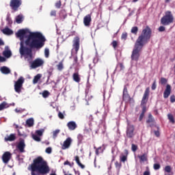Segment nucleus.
Wrapping results in <instances>:
<instances>
[{
  "label": "nucleus",
  "mask_w": 175,
  "mask_h": 175,
  "mask_svg": "<svg viewBox=\"0 0 175 175\" xmlns=\"http://www.w3.org/2000/svg\"><path fill=\"white\" fill-rule=\"evenodd\" d=\"M29 33L27 39L25 40L26 46H28L30 49H36L39 50L44 46V42H46V38L40 31H30L28 29H19L16 33V38H19L21 40L20 46H21V42L23 43L24 47V38L25 35Z\"/></svg>",
  "instance_id": "nucleus-1"
},
{
  "label": "nucleus",
  "mask_w": 175,
  "mask_h": 175,
  "mask_svg": "<svg viewBox=\"0 0 175 175\" xmlns=\"http://www.w3.org/2000/svg\"><path fill=\"white\" fill-rule=\"evenodd\" d=\"M151 38V29L146 27L142 30L141 35L138 37L135 41L134 48L131 54L132 61L137 62L140 57V54L142 53V50L144 47L145 44L148 43V40Z\"/></svg>",
  "instance_id": "nucleus-2"
},
{
  "label": "nucleus",
  "mask_w": 175,
  "mask_h": 175,
  "mask_svg": "<svg viewBox=\"0 0 175 175\" xmlns=\"http://www.w3.org/2000/svg\"><path fill=\"white\" fill-rule=\"evenodd\" d=\"M19 53L21 57H24L25 59L27 61L30 65V69H36V68H40V66L44 64V61L40 58H37L34 61H32L33 59L32 49L31 48L24 46L23 42L21 43Z\"/></svg>",
  "instance_id": "nucleus-3"
},
{
  "label": "nucleus",
  "mask_w": 175,
  "mask_h": 175,
  "mask_svg": "<svg viewBox=\"0 0 175 175\" xmlns=\"http://www.w3.org/2000/svg\"><path fill=\"white\" fill-rule=\"evenodd\" d=\"M31 175H44L50 173V167L47 161H44L42 157L35 159L31 165Z\"/></svg>",
  "instance_id": "nucleus-4"
},
{
  "label": "nucleus",
  "mask_w": 175,
  "mask_h": 175,
  "mask_svg": "<svg viewBox=\"0 0 175 175\" xmlns=\"http://www.w3.org/2000/svg\"><path fill=\"white\" fill-rule=\"evenodd\" d=\"M174 20V17H173V14L172 12L167 11L165 12V16H163L161 19V23L162 25H170L172 23H173Z\"/></svg>",
  "instance_id": "nucleus-5"
},
{
  "label": "nucleus",
  "mask_w": 175,
  "mask_h": 175,
  "mask_svg": "<svg viewBox=\"0 0 175 175\" xmlns=\"http://www.w3.org/2000/svg\"><path fill=\"white\" fill-rule=\"evenodd\" d=\"M150 96V88H147L144 92L142 100L141 101V106H142V113L145 114L146 107V105L148 102V97Z\"/></svg>",
  "instance_id": "nucleus-6"
},
{
  "label": "nucleus",
  "mask_w": 175,
  "mask_h": 175,
  "mask_svg": "<svg viewBox=\"0 0 175 175\" xmlns=\"http://www.w3.org/2000/svg\"><path fill=\"white\" fill-rule=\"evenodd\" d=\"M136 132H135V126L129 123V121L127 120V126L126 129V136L128 139H133Z\"/></svg>",
  "instance_id": "nucleus-7"
},
{
  "label": "nucleus",
  "mask_w": 175,
  "mask_h": 175,
  "mask_svg": "<svg viewBox=\"0 0 175 175\" xmlns=\"http://www.w3.org/2000/svg\"><path fill=\"white\" fill-rule=\"evenodd\" d=\"M24 77H21L16 81L14 83V91L17 94H21L23 90V85L24 84Z\"/></svg>",
  "instance_id": "nucleus-8"
},
{
  "label": "nucleus",
  "mask_w": 175,
  "mask_h": 175,
  "mask_svg": "<svg viewBox=\"0 0 175 175\" xmlns=\"http://www.w3.org/2000/svg\"><path fill=\"white\" fill-rule=\"evenodd\" d=\"M23 1L21 0H11L10 3V6L12 10H18V7L21 6Z\"/></svg>",
  "instance_id": "nucleus-9"
},
{
  "label": "nucleus",
  "mask_w": 175,
  "mask_h": 175,
  "mask_svg": "<svg viewBox=\"0 0 175 175\" xmlns=\"http://www.w3.org/2000/svg\"><path fill=\"white\" fill-rule=\"evenodd\" d=\"M25 141L21 139L16 146V148L19 150V152H25Z\"/></svg>",
  "instance_id": "nucleus-10"
},
{
  "label": "nucleus",
  "mask_w": 175,
  "mask_h": 175,
  "mask_svg": "<svg viewBox=\"0 0 175 175\" xmlns=\"http://www.w3.org/2000/svg\"><path fill=\"white\" fill-rule=\"evenodd\" d=\"M73 50H75V53H77L79 51V49H80V38L79 37H75L73 40Z\"/></svg>",
  "instance_id": "nucleus-11"
},
{
  "label": "nucleus",
  "mask_w": 175,
  "mask_h": 175,
  "mask_svg": "<svg viewBox=\"0 0 175 175\" xmlns=\"http://www.w3.org/2000/svg\"><path fill=\"white\" fill-rule=\"evenodd\" d=\"M12 158V153L10 152H5L3 153L2 156V161L3 163H9V161H10V159Z\"/></svg>",
  "instance_id": "nucleus-12"
},
{
  "label": "nucleus",
  "mask_w": 175,
  "mask_h": 175,
  "mask_svg": "<svg viewBox=\"0 0 175 175\" xmlns=\"http://www.w3.org/2000/svg\"><path fill=\"white\" fill-rule=\"evenodd\" d=\"M171 92H172V86H170V85H167L166 88L163 93L164 99H167V98L170 96Z\"/></svg>",
  "instance_id": "nucleus-13"
},
{
  "label": "nucleus",
  "mask_w": 175,
  "mask_h": 175,
  "mask_svg": "<svg viewBox=\"0 0 175 175\" xmlns=\"http://www.w3.org/2000/svg\"><path fill=\"white\" fill-rule=\"evenodd\" d=\"M91 15L90 14H88L86 15L84 18H83V24L85 25V27H90V24H91Z\"/></svg>",
  "instance_id": "nucleus-14"
},
{
  "label": "nucleus",
  "mask_w": 175,
  "mask_h": 175,
  "mask_svg": "<svg viewBox=\"0 0 175 175\" xmlns=\"http://www.w3.org/2000/svg\"><path fill=\"white\" fill-rule=\"evenodd\" d=\"M67 126L69 131H75L77 128V124L75 121H70L67 123Z\"/></svg>",
  "instance_id": "nucleus-15"
},
{
  "label": "nucleus",
  "mask_w": 175,
  "mask_h": 175,
  "mask_svg": "<svg viewBox=\"0 0 175 175\" xmlns=\"http://www.w3.org/2000/svg\"><path fill=\"white\" fill-rule=\"evenodd\" d=\"M9 46H5V50L3 52V55L5 57V58H10L12 57V51L8 50Z\"/></svg>",
  "instance_id": "nucleus-16"
},
{
  "label": "nucleus",
  "mask_w": 175,
  "mask_h": 175,
  "mask_svg": "<svg viewBox=\"0 0 175 175\" xmlns=\"http://www.w3.org/2000/svg\"><path fill=\"white\" fill-rule=\"evenodd\" d=\"M70 143H72V139L70 137L67 138L62 146V150H66L70 146Z\"/></svg>",
  "instance_id": "nucleus-17"
},
{
  "label": "nucleus",
  "mask_w": 175,
  "mask_h": 175,
  "mask_svg": "<svg viewBox=\"0 0 175 175\" xmlns=\"http://www.w3.org/2000/svg\"><path fill=\"white\" fill-rule=\"evenodd\" d=\"M5 142H14L16 140V134L6 135L4 138Z\"/></svg>",
  "instance_id": "nucleus-18"
},
{
  "label": "nucleus",
  "mask_w": 175,
  "mask_h": 175,
  "mask_svg": "<svg viewBox=\"0 0 175 175\" xmlns=\"http://www.w3.org/2000/svg\"><path fill=\"white\" fill-rule=\"evenodd\" d=\"M0 72H1L3 75H9L11 70H10V68L4 66L0 68Z\"/></svg>",
  "instance_id": "nucleus-19"
},
{
  "label": "nucleus",
  "mask_w": 175,
  "mask_h": 175,
  "mask_svg": "<svg viewBox=\"0 0 175 175\" xmlns=\"http://www.w3.org/2000/svg\"><path fill=\"white\" fill-rule=\"evenodd\" d=\"M1 31L3 32V33H4V35H13V30L10 29L9 27H5Z\"/></svg>",
  "instance_id": "nucleus-20"
},
{
  "label": "nucleus",
  "mask_w": 175,
  "mask_h": 175,
  "mask_svg": "<svg viewBox=\"0 0 175 175\" xmlns=\"http://www.w3.org/2000/svg\"><path fill=\"white\" fill-rule=\"evenodd\" d=\"M67 16H68V14H66V11L65 10H62L59 12L60 20H62V21H64V20L66 18Z\"/></svg>",
  "instance_id": "nucleus-21"
},
{
  "label": "nucleus",
  "mask_w": 175,
  "mask_h": 175,
  "mask_svg": "<svg viewBox=\"0 0 175 175\" xmlns=\"http://www.w3.org/2000/svg\"><path fill=\"white\" fill-rule=\"evenodd\" d=\"M129 99V94H128V89L124 86L123 90V100H126Z\"/></svg>",
  "instance_id": "nucleus-22"
},
{
  "label": "nucleus",
  "mask_w": 175,
  "mask_h": 175,
  "mask_svg": "<svg viewBox=\"0 0 175 175\" xmlns=\"http://www.w3.org/2000/svg\"><path fill=\"white\" fill-rule=\"evenodd\" d=\"M10 105L8 104L6 102H3L1 104H0V111H2V110H5V109H8L10 107Z\"/></svg>",
  "instance_id": "nucleus-23"
},
{
  "label": "nucleus",
  "mask_w": 175,
  "mask_h": 175,
  "mask_svg": "<svg viewBox=\"0 0 175 175\" xmlns=\"http://www.w3.org/2000/svg\"><path fill=\"white\" fill-rule=\"evenodd\" d=\"M42 79V74H38L33 79V84H37L38 81Z\"/></svg>",
  "instance_id": "nucleus-24"
},
{
  "label": "nucleus",
  "mask_w": 175,
  "mask_h": 175,
  "mask_svg": "<svg viewBox=\"0 0 175 175\" xmlns=\"http://www.w3.org/2000/svg\"><path fill=\"white\" fill-rule=\"evenodd\" d=\"M75 161L79 167H81V169H84L85 167V166L80 162V159L79 158V156L75 157Z\"/></svg>",
  "instance_id": "nucleus-25"
},
{
  "label": "nucleus",
  "mask_w": 175,
  "mask_h": 175,
  "mask_svg": "<svg viewBox=\"0 0 175 175\" xmlns=\"http://www.w3.org/2000/svg\"><path fill=\"white\" fill-rule=\"evenodd\" d=\"M138 158L140 159L141 162H146V161H147V153H144L142 155H139Z\"/></svg>",
  "instance_id": "nucleus-26"
},
{
  "label": "nucleus",
  "mask_w": 175,
  "mask_h": 175,
  "mask_svg": "<svg viewBox=\"0 0 175 175\" xmlns=\"http://www.w3.org/2000/svg\"><path fill=\"white\" fill-rule=\"evenodd\" d=\"M26 124L29 127L33 126V118H31L27 119L26 121Z\"/></svg>",
  "instance_id": "nucleus-27"
},
{
  "label": "nucleus",
  "mask_w": 175,
  "mask_h": 175,
  "mask_svg": "<svg viewBox=\"0 0 175 175\" xmlns=\"http://www.w3.org/2000/svg\"><path fill=\"white\" fill-rule=\"evenodd\" d=\"M72 77L74 81H76V83H80V77H79V74L74 73Z\"/></svg>",
  "instance_id": "nucleus-28"
},
{
  "label": "nucleus",
  "mask_w": 175,
  "mask_h": 175,
  "mask_svg": "<svg viewBox=\"0 0 175 175\" xmlns=\"http://www.w3.org/2000/svg\"><path fill=\"white\" fill-rule=\"evenodd\" d=\"M94 148L96 149V154L97 155H99L100 154H102V152H103V148L102 147L96 148V147L94 146Z\"/></svg>",
  "instance_id": "nucleus-29"
},
{
  "label": "nucleus",
  "mask_w": 175,
  "mask_h": 175,
  "mask_svg": "<svg viewBox=\"0 0 175 175\" xmlns=\"http://www.w3.org/2000/svg\"><path fill=\"white\" fill-rule=\"evenodd\" d=\"M16 22L17 23V24H21V23H23V15H18V16H16Z\"/></svg>",
  "instance_id": "nucleus-30"
},
{
  "label": "nucleus",
  "mask_w": 175,
  "mask_h": 175,
  "mask_svg": "<svg viewBox=\"0 0 175 175\" xmlns=\"http://www.w3.org/2000/svg\"><path fill=\"white\" fill-rule=\"evenodd\" d=\"M32 139L35 140V142H41L42 139H40V137L39 135H37L36 134L32 135Z\"/></svg>",
  "instance_id": "nucleus-31"
},
{
  "label": "nucleus",
  "mask_w": 175,
  "mask_h": 175,
  "mask_svg": "<svg viewBox=\"0 0 175 175\" xmlns=\"http://www.w3.org/2000/svg\"><path fill=\"white\" fill-rule=\"evenodd\" d=\"M139 31V28L137 27H133L131 29V33H133V35H137V32Z\"/></svg>",
  "instance_id": "nucleus-32"
},
{
  "label": "nucleus",
  "mask_w": 175,
  "mask_h": 175,
  "mask_svg": "<svg viewBox=\"0 0 175 175\" xmlns=\"http://www.w3.org/2000/svg\"><path fill=\"white\" fill-rule=\"evenodd\" d=\"M61 131L59 129H56L55 131H53L52 134H53V138L56 139L57 136H58V134Z\"/></svg>",
  "instance_id": "nucleus-33"
},
{
  "label": "nucleus",
  "mask_w": 175,
  "mask_h": 175,
  "mask_svg": "<svg viewBox=\"0 0 175 175\" xmlns=\"http://www.w3.org/2000/svg\"><path fill=\"white\" fill-rule=\"evenodd\" d=\"M57 68V70L61 72L64 69V63L62 62H59V64L56 66Z\"/></svg>",
  "instance_id": "nucleus-34"
},
{
  "label": "nucleus",
  "mask_w": 175,
  "mask_h": 175,
  "mask_svg": "<svg viewBox=\"0 0 175 175\" xmlns=\"http://www.w3.org/2000/svg\"><path fill=\"white\" fill-rule=\"evenodd\" d=\"M124 64H122V63H120V64H118L117 66H116V70H115V72L118 70V69H119V71H120V70H122L123 69H124Z\"/></svg>",
  "instance_id": "nucleus-35"
},
{
  "label": "nucleus",
  "mask_w": 175,
  "mask_h": 175,
  "mask_svg": "<svg viewBox=\"0 0 175 175\" xmlns=\"http://www.w3.org/2000/svg\"><path fill=\"white\" fill-rule=\"evenodd\" d=\"M146 122L148 124H150L151 122H154V118L152 117V115H151V113H150L148 115V119L147 120Z\"/></svg>",
  "instance_id": "nucleus-36"
},
{
  "label": "nucleus",
  "mask_w": 175,
  "mask_h": 175,
  "mask_svg": "<svg viewBox=\"0 0 175 175\" xmlns=\"http://www.w3.org/2000/svg\"><path fill=\"white\" fill-rule=\"evenodd\" d=\"M43 132H44V129H41V130H37L36 131V135L37 136H43Z\"/></svg>",
  "instance_id": "nucleus-37"
},
{
  "label": "nucleus",
  "mask_w": 175,
  "mask_h": 175,
  "mask_svg": "<svg viewBox=\"0 0 175 175\" xmlns=\"http://www.w3.org/2000/svg\"><path fill=\"white\" fill-rule=\"evenodd\" d=\"M44 55L46 58H49L50 55V49H49V48L44 49Z\"/></svg>",
  "instance_id": "nucleus-38"
},
{
  "label": "nucleus",
  "mask_w": 175,
  "mask_h": 175,
  "mask_svg": "<svg viewBox=\"0 0 175 175\" xmlns=\"http://www.w3.org/2000/svg\"><path fill=\"white\" fill-rule=\"evenodd\" d=\"M131 150L133 151V152H136V151H137V145L132 144Z\"/></svg>",
  "instance_id": "nucleus-39"
},
{
  "label": "nucleus",
  "mask_w": 175,
  "mask_h": 175,
  "mask_svg": "<svg viewBox=\"0 0 175 175\" xmlns=\"http://www.w3.org/2000/svg\"><path fill=\"white\" fill-rule=\"evenodd\" d=\"M168 120L172 122V124H174V118L173 117V115L169 113L167 115Z\"/></svg>",
  "instance_id": "nucleus-40"
},
{
  "label": "nucleus",
  "mask_w": 175,
  "mask_h": 175,
  "mask_svg": "<svg viewBox=\"0 0 175 175\" xmlns=\"http://www.w3.org/2000/svg\"><path fill=\"white\" fill-rule=\"evenodd\" d=\"M160 83L162 84V85H165L166 83H167V79H166V78L162 77L160 79Z\"/></svg>",
  "instance_id": "nucleus-41"
},
{
  "label": "nucleus",
  "mask_w": 175,
  "mask_h": 175,
  "mask_svg": "<svg viewBox=\"0 0 175 175\" xmlns=\"http://www.w3.org/2000/svg\"><path fill=\"white\" fill-rule=\"evenodd\" d=\"M164 170L165 172H166V173H170V172H172V167H170V165H167L165 167Z\"/></svg>",
  "instance_id": "nucleus-42"
},
{
  "label": "nucleus",
  "mask_w": 175,
  "mask_h": 175,
  "mask_svg": "<svg viewBox=\"0 0 175 175\" xmlns=\"http://www.w3.org/2000/svg\"><path fill=\"white\" fill-rule=\"evenodd\" d=\"M120 158V161L123 163L125 162L127 159L126 155H124V154H122Z\"/></svg>",
  "instance_id": "nucleus-43"
},
{
  "label": "nucleus",
  "mask_w": 175,
  "mask_h": 175,
  "mask_svg": "<svg viewBox=\"0 0 175 175\" xmlns=\"http://www.w3.org/2000/svg\"><path fill=\"white\" fill-rule=\"evenodd\" d=\"M6 21L8 23V24L13 23V21H12V18H10V16L9 14L7 15Z\"/></svg>",
  "instance_id": "nucleus-44"
},
{
  "label": "nucleus",
  "mask_w": 175,
  "mask_h": 175,
  "mask_svg": "<svg viewBox=\"0 0 175 175\" xmlns=\"http://www.w3.org/2000/svg\"><path fill=\"white\" fill-rule=\"evenodd\" d=\"M153 167L154 170H159V169H161V165L155 163L154 164Z\"/></svg>",
  "instance_id": "nucleus-45"
},
{
  "label": "nucleus",
  "mask_w": 175,
  "mask_h": 175,
  "mask_svg": "<svg viewBox=\"0 0 175 175\" xmlns=\"http://www.w3.org/2000/svg\"><path fill=\"white\" fill-rule=\"evenodd\" d=\"M77 139H78L79 143H81V142H83V135L79 134L77 136Z\"/></svg>",
  "instance_id": "nucleus-46"
},
{
  "label": "nucleus",
  "mask_w": 175,
  "mask_h": 175,
  "mask_svg": "<svg viewBox=\"0 0 175 175\" xmlns=\"http://www.w3.org/2000/svg\"><path fill=\"white\" fill-rule=\"evenodd\" d=\"M52 152H53V148H51V147H48L45 150V152H46V154H51Z\"/></svg>",
  "instance_id": "nucleus-47"
},
{
  "label": "nucleus",
  "mask_w": 175,
  "mask_h": 175,
  "mask_svg": "<svg viewBox=\"0 0 175 175\" xmlns=\"http://www.w3.org/2000/svg\"><path fill=\"white\" fill-rule=\"evenodd\" d=\"M126 38H128V33H123L122 34L121 39H122L123 40H126Z\"/></svg>",
  "instance_id": "nucleus-48"
},
{
  "label": "nucleus",
  "mask_w": 175,
  "mask_h": 175,
  "mask_svg": "<svg viewBox=\"0 0 175 175\" xmlns=\"http://www.w3.org/2000/svg\"><path fill=\"white\" fill-rule=\"evenodd\" d=\"M151 88H152V91H154V90H157V81H154Z\"/></svg>",
  "instance_id": "nucleus-49"
},
{
  "label": "nucleus",
  "mask_w": 175,
  "mask_h": 175,
  "mask_svg": "<svg viewBox=\"0 0 175 175\" xmlns=\"http://www.w3.org/2000/svg\"><path fill=\"white\" fill-rule=\"evenodd\" d=\"M58 117H59V118H60V120H64V118H65L64 113H62V112H61V111H59Z\"/></svg>",
  "instance_id": "nucleus-50"
},
{
  "label": "nucleus",
  "mask_w": 175,
  "mask_h": 175,
  "mask_svg": "<svg viewBox=\"0 0 175 175\" xmlns=\"http://www.w3.org/2000/svg\"><path fill=\"white\" fill-rule=\"evenodd\" d=\"M49 94L50 93L49 92L44 91L43 93H42L43 98H47V96H49Z\"/></svg>",
  "instance_id": "nucleus-51"
},
{
  "label": "nucleus",
  "mask_w": 175,
  "mask_h": 175,
  "mask_svg": "<svg viewBox=\"0 0 175 175\" xmlns=\"http://www.w3.org/2000/svg\"><path fill=\"white\" fill-rule=\"evenodd\" d=\"M111 44L113 49H117V46L118 45V43L117 42V41L114 40L112 42Z\"/></svg>",
  "instance_id": "nucleus-52"
},
{
  "label": "nucleus",
  "mask_w": 175,
  "mask_h": 175,
  "mask_svg": "<svg viewBox=\"0 0 175 175\" xmlns=\"http://www.w3.org/2000/svg\"><path fill=\"white\" fill-rule=\"evenodd\" d=\"M115 166H116V167L118 170H120V168L121 167V163H118V161H116V162L115 163Z\"/></svg>",
  "instance_id": "nucleus-53"
},
{
  "label": "nucleus",
  "mask_w": 175,
  "mask_h": 175,
  "mask_svg": "<svg viewBox=\"0 0 175 175\" xmlns=\"http://www.w3.org/2000/svg\"><path fill=\"white\" fill-rule=\"evenodd\" d=\"M170 102H171V103H174V102H175V96L174 95H172L170 96Z\"/></svg>",
  "instance_id": "nucleus-54"
},
{
  "label": "nucleus",
  "mask_w": 175,
  "mask_h": 175,
  "mask_svg": "<svg viewBox=\"0 0 175 175\" xmlns=\"http://www.w3.org/2000/svg\"><path fill=\"white\" fill-rule=\"evenodd\" d=\"M0 62H6L5 57L0 55Z\"/></svg>",
  "instance_id": "nucleus-55"
},
{
  "label": "nucleus",
  "mask_w": 175,
  "mask_h": 175,
  "mask_svg": "<svg viewBox=\"0 0 175 175\" xmlns=\"http://www.w3.org/2000/svg\"><path fill=\"white\" fill-rule=\"evenodd\" d=\"M165 31V27H163V26H160L159 27V32H163Z\"/></svg>",
  "instance_id": "nucleus-56"
},
{
  "label": "nucleus",
  "mask_w": 175,
  "mask_h": 175,
  "mask_svg": "<svg viewBox=\"0 0 175 175\" xmlns=\"http://www.w3.org/2000/svg\"><path fill=\"white\" fill-rule=\"evenodd\" d=\"M23 111H24V110L23 109H15V112L16 113H23Z\"/></svg>",
  "instance_id": "nucleus-57"
},
{
  "label": "nucleus",
  "mask_w": 175,
  "mask_h": 175,
  "mask_svg": "<svg viewBox=\"0 0 175 175\" xmlns=\"http://www.w3.org/2000/svg\"><path fill=\"white\" fill-rule=\"evenodd\" d=\"M55 6H56V8L59 9V8H61V1L56 3Z\"/></svg>",
  "instance_id": "nucleus-58"
},
{
  "label": "nucleus",
  "mask_w": 175,
  "mask_h": 175,
  "mask_svg": "<svg viewBox=\"0 0 175 175\" xmlns=\"http://www.w3.org/2000/svg\"><path fill=\"white\" fill-rule=\"evenodd\" d=\"M57 14V12H55V10H53L51 12V16H55Z\"/></svg>",
  "instance_id": "nucleus-59"
},
{
  "label": "nucleus",
  "mask_w": 175,
  "mask_h": 175,
  "mask_svg": "<svg viewBox=\"0 0 175 175\" xmlns=\"http://www.w3.org/2000/svg\"><path fill=\"white\" fill-rule=\"evenodd\" d=\"M0 46H5V42H3L2 38H0Z\"/></svg>",
  "instance_id": "nucleus-60"
},
{
  "label": "nucleus",
  "mask_w": 175,
  "mask_h": 175,
  "mask_svg": "<svg viewBox=\"0 0 175 175\" xmlns=\"http://www.w3.org/2000/svg\"><path fill=\"white\" fill-rule=\"evenodd\" d=\"M64 165H69V166L72 167V164H70V163L68 161H65Z\"/></svg>",
  "instance_id": "nucleus-61"
},
{
  "label": "nucleus",
  "mask_w": 175,
  "mask_h": 175,
  "mask_svg": "<svg viewBox=\"0 0 175 175\" xmlns=\"http://www.w3.org/2000/svg\"><path fill=\"white\" fill-rule=\"evenodd\" d=\"M143 117H144V113H142L139 116V121H142V120H143Z\"/></svg>",
  "instance_id": "nucleus-62"
},
{
  "label": "nucleus",
  "mask_w": 175,
  "mask_h": 175,
  "mask_svg": "<svg viewBox=\"0 0 175 175\" xmlns=\"http://www.w3.org/2000/svg\"><path fill=\"white\" fill-rule=\"evenodd\" d=\"M154 135H155V136H157V137H159V135H160V134H159V131H154Z\"/></svg>",
  "instance_id": "nucleus-63"
},
{
  "label": "nucleus",
  "mask_w": 175,
  "mask_h": 175,
  "mask_svg": "<svg viewBox=\"0 0 175 175\" xmlns=\"http://www.w3.org/2000/svg\"><path fill=\"white\" fill-rule=\"evenodd\" d=\"M144 175H150V171H145Z\"/></svg>",
  "instance_id": "nucleus-64"
}]
</instances>
